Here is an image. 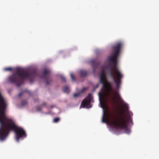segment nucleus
Instances as JSON below:
<instances>
[{"label":"nucleus","instance_id":"nucleus-1","mask_svg":"<svg viewBox=\"0 0 159 159\" xmlns=\"http://www.w3.org/2000/svg\"><path fill=\"white\" fill-rule=\"evenodd\" d=\"M121 46V43H119L113 47L112 54L108 57V60L109 62L112 63L114 65L113 67H111L109 64L106 66L105 68L109 70L110 75L112 78L114 79L116 84V89L113 92L112 94L113 96L117 98L120 102L123 104L125 109H128L129 108L127 104L124 102L118 92L121 84V79L123 77V75L117 67V58Z\"/></svg>","mask_w":159,"mask_h":159},{"label":"nucleus","instance_id":"nucleus-2","mask_svg":"<svg viewBox=\"0 0 159 159\" xmlns=\"http://www.w3.org/2000/svg\"><path fill=\"white\" fill-rule=\"evenodd\" d=\"M36 75L35 70H27L20 68H17L15 72L8 77V81L15 84L19 87L23 84L25 80L28 79L32 81L34 77Z\"/></svg>","mask_w":159,"mask_h":159},{"label":"nucleus","instance_id":"nucleus-3","mask_svg":"<svg viewBox=\"0 0 159 159\" xmlns=\"http://www.w3.org/2000/svg\"><path fill=\"white\" fill-rule=\"evenodd\" d=\"M130 117L129 116L128 118L123 116H117L114 117L111 121L112 126L116 129H124L128 133L129 129L128 128V124Z\"/></svg>","mask_w":159,"mask_h":159},{"label":"nucleus","instance_id":"nucleus-4","mask_svg":"<svg viewBox=\"0 0 159 159\" xmlns=\"http://www.w3.org/2000/svg\"><path fill=\"white\" fill-rule=\"evenodd\" d=\"M100 82L103 84L107 94H110L112 92H113L111 84L107 80L104 66L102 67L100 74Z\"/></svg>","mask_w":159,"mask_h":159},{"label":"nucleus","instance_id":"nucleus-5","mask_svg":"<svg viewBox=\"0 0 159 159\" xmlns=\"http://www.w3.org/2000/svg\"><path fill=\"white\" fill-rule=\"evenodd\" d=\"M51 71L50 70L44 69L42 73V78L45 80L47 85H48L52 82V80L50 77Z\"/></svg>","mask_w":159,"mask_h":159},{"label":"nucleus","instance_id":"nucleus-6","mask_svg":"<svg viewBox=\"0 0 159 159\" xmlns=\"http://www.w3.org/2000/svg\"><path fill=\"white\" fill-rule=\"evenodd\" d=\"M92 97L90 94H89L88 96L84 98L82 101L81 106L83 107L90 108V102L92 99Z\"/></svg>","mask_w":159,"mask_h":159},{"label":"nucleus","instance_id":"nucleus-7","mask_svg":"<svg viewBox=\"0 0 159 159\" xmlns=\"http://www.w3.org/2000/svg\"><path fill=\"white\" fill-rule=\"evenodd\" d=\"M90 62L93 67L94 70H95V69L100 64V62L99 61L95 60H91Z\"/></svg>","mask_w":159,"mask_h":159},{"label":"nucleus","instance_id":"nucleus-8","mask_svg":"<svg viewBox=\"0 0 159 159\" xmlns=\"http://www.w3.org/2000/svg\"><path fill=\"white\" fill-rule=\"evenodd\" d=\"M108 115L107 112H104L102 118V122L105 123L107 122L108 119Z\"/></svg>","mask_w":159,"mask_h":159},{"label":"nucleus","instance_id":"nucleus-9","mask_svg":"<svg viewBox=\"0 0 159 159\" xmlns=\"http://www.w3.org/2000/svg\"><path fill=\"white\" fill-rule=\"evenodd\" d=\"M81 77H84L87 75L88 73L87 72L84 70H81L79 71Z\"/></svg>","mask_w":159,"mask_h":159},{"label":"nucleus","instance_id":"nucleus-10","mask_svg":"<svg viewBox=\"0 0 159 159\" xmlns=\"http://www.w3.org/2000/svg\"><path fill=\"white\" fill-rule=\"evenodd\" d=\"M63 91L66 93H68L70 92V89L67 86H64L63 89Z\"/></svg>","mask_w":159,"mask_h":159},{"label":"nucleus","instance_id":"nucleus-11","mask_svg":"<svg viewBox=\"0 0 159 159\" xmlns=\"http://www.w3.org/2000/svg\"><path fill=\"white\" fill-rule=\"evenodd\" d=\"M27 104V102L26 101H23L21 102V105L23 106H24Z\"/></svg>","mask_w":159,"mask_h":159},{"label":"nucleus","instance_id":"nucleus-12","mask_svg":"<svg viewBox=\"0 0 159 159\" xmlns=\"http://www.w3.org/2000/svg\"><path fill=\"white\" fill-rule=\"evenodd\" d=\"M36 110L37 111H40L41 110V108L40 106H37L36 107Z\"/></svg>","mask_w":159,"mask_h":159},{"label":"nucleus","instance_id":"nucleus-13","mask_svg":"<svg viewBox=\"0 0 159 159\" xmlns=\"http://www.w3.org/2000/svg\"><path fill=\"white\" fill-rule=\"evenodd\" d=\"M26 92V91H23V92H21V93H19V94L18 95V96L19 97H20L22 96V95H23V93H25V92Z\"/></svg>","mask_w":159,"mask_h":159},{"label":"nucleus","instance_id":"nucleus-14","mask_svg":"<svg viewBox=\"0 0 159 159\" xmlns=\"http://www.w3.org/2000/svg\"><path fill=\"white\" fill-rule=\"evenodd\" d=\"M5 71H11L12 70V68L11 67L6 68L4 69Z\"/></svg>","mask_w":159,"mask_h":159},{"label":"nucleus","instance_id":"nucleus-15","mask_svg":"<svg viewBox=\"0 0 159 159\" xmlns=\"http://www.w3.org/2000/svg\"><path fill=\"white\" fill-rule=\"evenodd\" d=\"M61 80L63 82H66V78L63 76H61Z\"/></svg>","mask_w":159,"mask_h":159},{"label":"nucleus","instance_id":"nucleus-16","mask_svg":"<svg viewBox=\"0 0 159 159\" xmlns=\"http://www.w3.org/2000/svg\"><path fill=\"white\" fill-rule=\"evenodd\" d=\"M70 75L72 80L73 81H75V79L74 76L73 74L72 73H71L70 74Z\"/></svg>","mask_w":159,"mask_h":159},{"label":"nucleus","instance_id":"nucleus-17","mask_svg":"<svg viewBox=\"0 0 159 159\" xmlns=\"http://www.w3.org/2000/svg\"><path fill=\"white\" fill-rule=\"evenodd\" d=\"M60 120V119L58 118H56L54 119L53 121L54 122L56 123L58 122Z\"/></svg>","mask_w":159,"mask_h":159},{"label":"nucleus","instance_id":"nucleus-18","mask_svg":"<svg viewBox=\"0 0 159 159\" xmlns=\"http://www.w3.org/2000/svg\"><path fill=\"white\" fill-rule=\"evenodd\" d=\"M80 95V93H76L73 94V96L74 98H76Z\"/></svg>","mask_w":159,"mask_h":159},{"label":"nucleus","instance_id":"nucleus-19","mask_svg":"<svg viewBox=\"0 0 159 159\" xmlns=\"http://www.w3.org/2000/svg\"><path fill=\"white\" fill-rule=\"evenodd\" d=\"M46 104L45 102H43L42 104V105H44V106H46Z\"/></svg>","mask_w":159,"mask_h":159},{"label":"nucleus","instance_id":"nucleus-20","mask_svg":"<svg viewBox=\"0 0 159 159\" xmlns=\"http://www.w3.org/2000/svg\"><path fill=\"white\" fill-rule=\"evenodd\" d=\"M55 107V106H54V105H53V106H51V107H51V108H52L54 107Z\"/></svg>","mask_w":159,"mask_h":159},{"label":"nucleus","instance_id":"nucleus-21","mask_svg":"<svg viewBox=\"0 0 159 159\" xmlns=\"http://www.w3.org/2000/svg\"><path fill=\"white\" fill-rule=\"evenodd\" d=\"M128 115H129V113H128Z\"/></svg>","mask_w":159,"mask_h":159}]
</instances>
